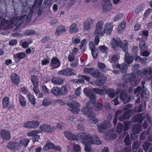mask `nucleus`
<instances>
[{"label": "nucleus", "mask_w": 152, "mask_h": 152, "mask_svg": "<svg viewBox=\"0 0 152 152\" xmlns=\"http://www.w3.org/2000/svg\"><path fill=\"white\" fill-rule=\"evenodd\" d=\"M52 82L55 84L60 85L63 83V80L61 78L57 77H53L52 79Z\"/></svg>", "instance_id": "34"}, {"label": "nucleus", "mask_w": 152, "mask_h": 152, "mask_svg": "<svg viewBox=\"0 0 152 152\" xmlns=\"http://www.w3.org/2000/svg\"><path fill=\"white\" fill-rule=\"evenodd\" d=\"M99 49L101 52L104 53L106 52V51L108 49V48L104 45H102L99 46Z\"/></svg>", "instance_id": "62"}, {"label": "nucleus", "mask_w": 152, "mask_h": 152, "mask_svg": "<svg viewBox=\"0 0 152 152\" xmlns=\"http://www.w3.org/2000/svg\"><path fill=\"white\" fill-rule=\"evenodd\" d=\"M94 109L96 111H99L101 110L103 107V106L101 104L97 103L94 105Z\"/></svg>", "instance_id": "60"}, {"label": "nucleus", "mask_w": 152, "mask_h": 152, "mask_svg": "<svg viewBox=\"0 0 152 152\" xmlns=\"http://www.w3.org/2000/svg\"><path fill=\"white\" fill-rule=\"evenodd\" d=\"M64 126L65 124L64 123L60 122L57 124L56 128L59 129L61 130L64 127Z\"/></svg>", "instance_id": "64"}, {"label": "nucleus", "mask_w": 152, "mask_h": 152, "mask_svg": "<svg viewBox=\"0 0 152 152\" xmlns=\"http://www.w3.org/2000/svg\"><path fill=\"white\" fill-rule=\"evenodd\" d=\"M1 136L3 140H8L11 137L10 132L6 130L3 129L0 132Z\"/></svg>", "instance_id": "15"}, {"label": "nucleus", "mask_w": 152, "mask_h": 152, "mask_svg": "<svg viewBox=\"0 0 152 152\" xmlns=\"http://www.w3.org/2000/svg\"><path fill=\"white\" fill-rule=\"evenodd\" d=\"M120 98L124 104H126L129 101V97L124 91H122L120 94Z\"/></svg>", "instance_id": "26"}, {"label": "nucleus", "mask_w": 152, "mask_h": 152, "mask_svg": "<svg viewBox=\"0 0 152 152\" xmlns=\"http://www.w3.org/2000/svg\"><path fill=\"white\" fill-rule=\"evenodd\" d=\"M35 33V31L34 30L31 29H28L23 32L24 34L27 36L34 35Z\"/></svg>", "instance_id": "50"}, {"label": "nucleus", "mask_w": 152, "mask_h": 152, "mask_svg": "<svg viewBox=\"0 0 152 152\" xmlns=\"http://www.w3.org/2000/svg\"><path fill=\"white\" fill-rule=\"evenodd\" d=\"M7 147L10 149L12 150H16L20 148L19 144L16 142H10L7 145Z\"/></svg>", "instance_id": "17"}, {"label": "nucleus", "mask_w": 152, "mask_h": 152, "mask_svg": "<svg viewBox=\"0 0 152 152\" xmlns=\"http://www.w3.org/2000/svg\"><path fill=\"white\" fill-rule=\"evenodd\" d=\"M58 74L64 76L75 75H76L75 71L73 69L69 68L59 71L58 72Z\"/></svg>", "instance_id": "6"}, {"label": "nucleus", "mask_w": 152, "mask_h": 152, "mask_svg": "<svg viewBox=\"0 0 152 152\" xmlns=\"http://www.w3.org/2000/svg\"><path fill=\"white\" fill-rule=\"evenodd\" d=\"M94 68H85L83 69V72L85 74H89L91 75L92 72L94 70Z\"/></svg>", "instance_id": "55"}, {"label": "nucleus", "mask_w": 152, "mask_h": 152, "mask_svg": "<svg viewBox=\"0 0 152 152\" xmlns=\"http://www.w3.org/2000/svg\"><path fill=\"white\" fill-rule=\"evenodd\" d=\"M117 135L113 130L105 133L104 134V137L107 140H113L116 137Z\"/></svg>", "instance_id": "12"}, {"label": "nucleus", "mask_w": 152, "mask_h": 152, "mask_svg": "<svg viewBox=\"0 0 152 152\" xmlns=\"http://www.w3.org/2000/svg\"><path fill=\"white\" fill-rule=\"evenodd\" d=\"M109 60L110 62L112 63L113 68L116 67L118 64L117 63L118 61L117 57L116 55L113 56Z\"/></svg>", "instance_id": "28"}, {"label": "nucleus", "mask_w": 152, "mask_h": 152, "mask_svg": "<svg viewBox=\"0 0 152 152\" xmlns=\"http://www.w3.org/2000/svg\"><path fill=\"white\" fill-rule=\"evenodd\" d=\"M76 136V139L78 138L84 140L83 143L96 145H99L101 143L99 138L95 136H92L90 134L80 133L77 134Z\"/></svg>", "instance_id": "1"}, {"label": "nucleus", "mask_w": 152, "mask_h": 152, "mask_svg": "<svg viewBox=\"0 0 152 152\" xmlns=\"http://www.w3.org/2000/svg\"><path fill=\"white\" fill-rule=\"evenodd\" d=\"M132 110H129L128 111L126 112L123 114L125 118L126 119H129L131 116L132 114Z\"/></svg>", "instance_id": "48"}, {"label": "nucleus", "mask_w": 152, "mask_h": 152, "mask_svg": "<svg viewBox=\"0 0 152 152\" xmlns=\"http://www.w3.org/2000/svg\"><path fill=\"white\" fill-rule=\"evenodd\" d=\"M133 61V58L128 53H126L124 57V62L129 65L131 64Z\"/></svg>", "instance_id": "24"}, {"label": "nucleus", "mask_w": 152, "mask_h": 152, "mask_svg": "<svg viewBox=\"0 0 152 152\" xmlns=\"http://www.w3.org/2000/svg\"><path fill=\"white\" fill-rule=\"evenodd\" d=\"M60 95H65L68 92V90L66 87L65 86H62L61 88H60Z\"/></svg>", "instance_id": "54"}, {"label": "nucleus", "mask_w": 152, "mask_h": 152, "mask_svg": "<svg viewBox=\"0 0 152 152\" xmlns=\"http://www.w3.org/2000/svg\"><path fill=\"white\" fill-rule=\"evenodd\" d=\"M92 56L94 58H96L97 57L98 53V50L97 48H95L91 51Z\"/></svg>", "instance_id": "59"}, {"label": "nucleus", "mask_w": 152, "mask_h": 152, "mask_svg": "<svg viewBox=\"0 0 152 152\" xmlns=\"http://www.w3.org/2000/svg\"><path fill=\"white\" fill-rule=\"evenodd\" d=\"M152 145V144L146 141L144 142L142 145V147L144 151L146 152L150 146Z\"/></svg>", "instance_id": "49"}, {"label": "nucleus", "mask_w": 152, "mask_h": 152, "mask_svg": "<svg viewBox=\"0 0 152 152\" xmlns=\"http://www.w3.org/2000/svg\"><path fill=\"white\" fill-rule=\"evenodd\" d=\"M104 23L102 20H99L96 23L94 35L103 36L104 34V28H103Z\"/></svg>", "instance_id": "4"}, {"label": "nucleus", "mask_w": 152, "mask_h": 152, "mask_svg": "<svg viewBox=\"0 0 152 152\" xmlns=\"http://www.w3.org/2000/svg\"><path fill=\"white\" fill-rule=\"evenodd\" d=\"M126 26V23L123 22L120 23L118 27V31L119 33H121L124 31Z\"/></svg>", "instance_id": "38"}, {"label": "nucleus", "mask_w": 152, "mask_h": 152, "mask_svg": "<svg viewBox=\"0 0 152 152\" xmlns=\"http://www.w3.org/2000/svg\"><path fill=\"white\" fill-rule=\"evenodd\" d=\"M113 27V24L110 23H107L104 27V33L110 34L112 31Z\"/></svg>", "instance_id": "19"}, {"label": "nucleus", "mask_w": 152, "mask_h": 152, "mask_svg": "<svg viewBox=\"0 0 152 152\" xmlns=\"http://www.w3.org/2000/svg\"><path fill=\"white\" fill-rule=\"evenodd\" d=\"M111 44L112 48L116 51L121 48L124 52H126L128 49L127 41L125 40L121 42L119 38L113 39L111 41Z\"/></svg>", "instance_id": "2"}, {"label": "nucleus", "mask_w": 152, "mask_h": 152, "mask_svg": "<svg viewBox=\"0 0 152 152\" xmlns=\"http://www.w3.org/2000/svg\"><path fill=\"white\" fill-rule=\"evenodd\" d=\"M66 137L69 140H72L76 139V135L71 131H66L64 133Z\"/></svg>", "instance_id": "16"}, {"label": "nucleus", "mask_w": 152, "mask_h": 152, "mask_svg": "<svg viewBox=\"0 0 152 152\" xmlns=\"http://www.w3.org/2000/svg\"><path fill=\"white\" fill-rule=\"evenodd\" d=\"M142 73L144 75H149L152 76V69L150 68L144 69L142 71Z\"/></svg>", "instance_id": "42"}, {"label": "nucleus", "mask_w": 152, "mask_h": 152, "mask_svg": "<svg viewBox=\"0 0 152 152\" xmlns=\"http://www.w3.org/2000/svg\"><path fill=\"white\" fill-rule=\"evenodd\" d=\"M25 53L20 52L14 54L13 57L15 61L18 62H19L21 59L24 58L25 57Z\"/></svg>", "instance_id": "23"}, {"label": "nucleus", "mask_w": 152, "mask_h": 152, "mask_svg": "<svg viewBox=\"0 0 152 152\" xmlns=\"http://www.w3.org/2000/svg\"><path fill=\"white\" fill-rule=\"evenodd\" d=\"M116 67L118 68L121 72L126 73L127 69V65L125 64H118Z\"/></svg>", "instance_id": "29"}, {"label": "nucleus", "mask_w": 152, "mask_h": 152, "mask_svg": "<svg viewBox=\"0 0 152 152\" xmlns=\"http://www.w3.org/2000/svg\"><path fill=\"white\" fill-rule=\"evenodd\" d=\"M98 66L99 69L102 71L105 72L107 69L105 64L103 63L99 62L98 63Z\"/></svg>", "instance_id": "40"}, {"label": "nucleus", "mask_w": 152, "mask_h": 152, "mask_svg": "<svg viewBox=\"0 0 152 152\" xmlns=\"http://www.w3.org/2000/svg\"><path fill=\"white\" fill-rule=\"evenodd\" d=\"M110 126V122L107 120L104 121L101 123H99L97 124L99 132L103 133Z\"/></svg>", "instance_id": "5"}, {"label": "nucleus", "mask_w": 152, "mask_h": 152, "mask_svg": "<svg viewBox=\"0 0 152 152\" xmlns=\"http://www.w3.org/2000/svg\"><path fill=\"white\" fill-rule=\"evenodd\" d=\"M124 142L126 145H130L131 142L129 139V136L128 134L126 135L124 140Z\"/></svg>", "instance_id": "58"}, {"label": "nucleus", "mask_w": 152, "mask_h": 152, "mask_svg": "<svg viewBox=\"0 0 152 152\" xmlns=\"http://www.w3.org/2000/svg\"><path fill=\"white\" fill-rule=\"evenodd\" d=\"M144 116V114L143 113L139 114L134 117L133 121L141 123L143 120Z\"/></svg>", "instance_id": "25"}, {"label": "nucleus", "mask_w": 152, "mask_h": 152, "mask_svg": "<svg viewBox=\"0 0 152 152\" xmlns=\"http://www.w3.org/2000/svg\"><path fill=\"white\" fill-rule=\"evenodd\" d=\"M102 5L104 12H107L112 8V6L110 1L103 0Z\"/></svg>", "instance_id": "14"}, {"label": "nucleus", "mask_w": 152, "mask_h": 152, "mask_svg": "<svg viewBox=\"0 0 152 152\" xmlns=\"http://www.w3.org/2000/svg\"><path fill=\"white\" fill-rule=\"evenodd\" d=\"M88 120L90 123L93 124H95L98 122V121L94 115V113L91 115L90 116L88 117Z\"/></svg>", "instance_id": "35"}, {"label": "nucleus", "mask_w": 152, "mask_h": 152, "mask_svg": "<svg viewBox=\"0 0 152 152\" xmlns=\"http://www.w3.org/2000/svg\"><path fill=\"white\" fill-rule=\"evenodd\" d=\"M28 100L33 105H34L36 104V100L34 96L29 94H28Z\"/></svg>", "instance_id": "41"}, {"label": "nucleus", "mask_w": 152, "mask_h": 152, "mask_svg": "<svg viewBox=\"0 0 152 152\" xmlns=\"http://www.w3.org/2000/svg\"><path fill=\"white\" fill-rule=\"evenodd\" d=\"M135 77L134 74L126 75L123 77V79L127 82L131 81Z\"/></svg>", "instance_id": "30"}, {"label": "nucleus", "mask_w": 152, "mask_h": 152, "mask_svg": "<svg viewBox=\"0 0 152 152\" xmlns=\"http://www.w3.org/2000/svg\"><path fill=\"white\" fill-rule=\"evenodd\" d=\"M60 65V63L58 59L56 57H54L51 60L50 66L53 69L57 68Z\"/></svg>", "instance_id": "18"}, {"label": "nucleus", "mask_w": 152, "mask_h": 152, "mask_svg": "<svg viewBox=\"0 0 152 152\" xmlns=\"http://www.w3.org/2000/svg\"><path fill=\"white\" fill-rule=\"evenodd\" d=\"M52 93L56 96L60 95V88L58 87H54L52 88L51 89Z\"/></svg>", "instance_id": "39"}, {"label": "nucleus", "mask_w": 152, "mask_h": 152, "mask_svg": "<svg viewBox=\"0 0 152 152\" xmlns=\"http://www.w3.org/2000/svg\"><path fill=\"white\" fill-rule=\"evenodd\" d=\"M54 146V145L53 143L50 142L47 143L43 147V149L46 151L50 149L53 148Z\"/></svg>", "instance_id": "45"}, {"label": "nucleus", "mask_w": 152, "mask_h": 152, "mask_svg": "<svg viewBox=\"0 0 152 152\" xmlns=\"http://www.w3.org/2000/svg\"><path fill=\"white\" fill-rule=\"evenodd\" d=\"M106 80V77L104 76H101L99 79H97L95 82V84L98 86H103Z\"/></svg>", "instance_id": "22"}, {"label": "nucleus", "mask_w": 152, "mask_h": 152, "mask_svg": "<svg viewBox=\"0 0 152 152\" xmlns=\"http://www.w3.org/2000/svg\"><path fill=\"white\" fill-rule=\"evenodd\" d=\"M100 75V72L99 70L97 69L94 68L91 75L94 78H97L99 77Z\"/></svg>", "instance_id": "43"}, {"label": "nucleus", "mask_w": 152, "mask_h": 152, "mask_svg": "<svg viewBox=\"0 0 152 152\" xmlns=\"http://www.w3.org/2000/svg\"><path fill=\"white\" fill-rule=\"evenodd\" d=\"M79 30V29L77 27L76 23H73L69 26V31L71 34H75L78 32Z\"/></svg>", "instance_id": "20"}, {"label": "nucleus", "mask_w": 152, "mask_h": 152, "mask_svg": "<svg viewBox=\"0 0 152 152\" xmlns=\"http://www.w3.org/2000/svg\"><path fill=\"white\" fill-rule=\"evenodd\" d=\"M9 98L7 97L4 98L3 100V106L4 108H6L7 107L9 104Z\"/></svg>", "instance_id": "46"}, {"label": "nucleus", "mask_w": 152, "mask_h": 152, "mask_svg": "<svg viewBox=\"0 0 152 152\" xmlns=\"http://www.w3.org/2000/svg\"><path fill=\"white\" fill-rule=\"evenodd\" d=\"M10 78L12 82L15 85H18L20 83L19 77L15 73H12L10 75Z\"/></svg>", "instance_id": "21"}, {"label": "nucleus", "mask_w": 152, "mask_h": 152, "mask_svg": "<svg viewBox=\"0 0 152 152\" xmlns=\"http://www.w3.org/2000/svg\"><path fill=\"white\" fill-rule=\"evenodd\" d=\"M16 18H13L7 25L6 29H9L12 28L13 26V24L16 20Z\"/></svg>", "instance_id": "52"}, {"label": "nucleus", "mask_w": 152, "mask_h": 152, "mask_svg": "<svg viewBox=\"0 0 152 152\" xmlns=\"http://www.w3.org/2000/svg\"><path fill=\"white\" fill-rule=\"evenodd\" d=\"M141 127L138 124L134 125L132 129V132L133 134H137L141 131Z\"/></svg>", "instance_id": "36"}, {"label": "nucleus", "mask_w": 152, "mask_h": 152, "mask_svg": "<svg viewBox=\"0 0 152 152\" xmlns=\"http://www.w3.org/2000/svg\"><path fill=\"white\" fill-rule=\"evenodd\" d=\"M66 31V28L63 26H58L56 29L55 35L57 36L59 35L64 33Z\"/></svg>", "instance_id": "27"}, {"label": "nucleus", "mask_w": 152, "mask_h": 152, "mask_svg": "<svg viewBox=\"0 0 152 152\" xmlns=\"http://www.w3.org/2000/svg\"><path fill=\"white\" fill-rule=\"evenodd\" d=\"M94 20L91 18H89L86 20L84 23L83 29L84 30L88 31L91 28V26L94 23Z\"/></svg>", "instance_id": "13"}, {"label": "nucleus", "mask_w": 152, "mask_h": 152, "mask_svg": "<svg viewBox=\"0 0 152 152\" xmlns=\"http://www.w3.org/2000/svg\"><path fill=\"white\" fill-rule=\"evenodd\" d=\"M140 145L138 141H136L134 142L132 145V148L134 151L136 150L140 147Z\"/></svg>", "instance_id": "56"}, {"label": "nucleus", "mask_w": 152, "mask_h": 152, "mask_svg": "<svg viewBox=\"0 0 152 152\" xmlns=\"http://www.w3.org/2000/svg\"><path fill=\"white\" fill-rule=\"evenodd\" d=\"M51 40H52L48 36H46L42 38V43H45L46 42L48 41L50 42Z\"/></svg>", "instance_id": "63"}, {"label": "nucleus", "mask_w": 152, "mask_h": 152, "mask_svg": "<svg viewBox=\"0 0 152 152\" xmlns=\"http://www.w3.org/2000/svg\"><path fill=\"white\" fill-rule=\"evenodd\" d=\"M29 142L28 139L27 138H24L22 139L20 141V144H21L24 146H26L28 145Z\"/></svg>", "instance_id": "53"}, {"label": "nucleus", "mask_w": 152, "mask_h": 152, "mask_svg": "<svg viewBox=\"0 0 152 152\" xmlns=\"http://www.w3.org/2000/svg\"><path fill=\"white\" fill-rule=\"evenodd\" d=\"M106 93L111 98H114L116 94L115 90L110 88L106 89Z\"/></svg>", "instance_id": "33"}, {"label": "nucleus", "mask_w": 152, "mask_h": 152, "mask_svg": "<svg viewBox=\"0 0 152 152\" xmlns=\"http://www.w3.org/2000/svg\"><path fill=\"white\" fill-rule=\"evenodd\" d=\"M41 132L40 130H34L31 131L28 134V136L30 137L33 136L32 139L34 142H36L38 141L39 138V136L38 135L39 133Z\"/></svg>", "instance_id": "11"}, {"label": "nucleus", "mask_w": 152, "mask_h": 152, "mask_svg": "<svg viewBox=\"0 0 152 152\" xmlns=\"http://www.w3.org/2000/svg\"><path fill=\"white\" fill-rule=\"evenodd\" d=\"M19 100L22 106L24 107L26 106V101L23 96L22 95H20L19 97Z\"/></svg>", "instance_id": "51"}, {"label": "nucleus", "mask_w": 152, "mask_h": 152, "mask_svg": "<svg viewBox=\"0 0 152 152\" xmlns=\"http://www.w3.org/2000/svg\"><path fill=\"white\" fill-rule=\"evenodd\" d=\"M123 128V125L120 123H118V124L117 128L116 131L117 133L120 134L121 133L122 131Z\"/></svg>", "instance_id": "57"}, {"label": "nucleus", "mask_w": 152, "mask_h": 152, "mask_svg": "<svg viewBox=\"0 0 152 152\" xmlns=\"http://www.w3.org/2000/svg\"><path fill=\"white\" fill-rule=\"evenodd\" d=\"M94 91L96 94L100 95H104L106 93V90H102L98 88H94Z\"/></svg>", "instance_id": "47"}, {"label": "nucleus", "mask_w": 152, "mask_h": 152, "mask_svg": "<svg viewBox=\"0 0 152 152\" xmlns=\"http://www.w3.org/2000/svg\"><path fill=\"white\" fill-rule=\"evenodd\" d=\"M50 58H45L42 60L41 61L42 65H47L50 62Z\"/></svg>", "instance_id": "61"}, {"label": "nucleus", "mask_w": 152, "mask_h": 152, "mask_svg": "<svg viewBox=\"0 0 152 152\" xmlns=\"http://www.w3.org/2000/svg\"><path fill=\"white\" fill-rule=\"evenodd\" d=\"M91 102H88L86 103L87 107L83 108L82 112L83 114L88 117L91 115H92L94 113L91 110L93 106L91 105Z\"/></svg>", "instance_id": "7"}, {"label": "nucleus", "mask_w": 152, "mask_h": 152, "mask_svg": "<svg viewBox=\"0 0 152 152\" xmlns=\"http://www.w3.org/2000/svg\"><path fill=\"white\" fill-rule=\"evenodd\" d=\"M39 124V122L37 121H28L24 123V126L27 128H34L38 127Z\"/></svg>", "instance_id": "10"}, {"label": "nucleus", "mask_w": 152, "mask_h": 152, "mask_svg": "<svg viewBox=\"0 0 152 152\" xmlns=\"http://www.w3.org/2000/svg\"><path fill=\"white\" fill-rule=\"evenodd\" d=\"M51 103V102L48 98H45L44 99L42 102V105L44 107L49 106Z\"/></svg>", "instance_id": "44"}, {"label": "nucleus", "mask_w": 152, "mask_h": 152, "mask_svg": "<svg viewBox=\"0 0 152 152\" xmlns=\"http://www.w3.org/2000/svg\"><path fill=\"white\" fill-rule=\"evenodd\" d=\"M66 104L69 107V110L72 112L77 114L79 112L80 109L78 107L80 106V104L79 103L73 100H71L68 101Z\"/></svg>", "instance_id": "3"}, {"label": "nucleus", "mask_w": 152, "mask_h": 152, "mask_svg": "<svg viewBox=\"0 0 152 152\" xmlns=\"http://www.w3.org/2000/svg\"><path fill=\"white\" fill-rule=\"evenodd\" d=\"M31 80L34 86H39V81L37 76L34 75H32Z\"/></svg>", "instance_id": "37"}, {"label": "nucleus", "mask_w": 152, "mask_h": 152, "mask_svg": "<svg viewBox=\"0 0 152 152\" xmlns=\"http://www.w3.org/2000/svg\"><path fill=\"white\" fill-rule=\"evenodd\" d=\"M83 92L86 96L91 99V101L89 102H91V105L93 106V104L95 103V99H96L95 95L91 92L90 90L87 88H84Z\"/></svg>", "instance_id": "8"}, {"label": "nucleus", "mask_w": 152, "mask_h": 152, "mask_svg": "<svg viewBox=\"0 0 152 152\" xmlns=\"http://www.w3.org/2000/svg\"><path fill=\"white\" fill-rule=\"evenodd\" d=\"M39 128L42 131L48 133L54 132L56 130L55 127H51L49 125L46 124L40 126Z\"/></svg>", "instance_id": "9"}, {"label": "nucleus", "mask_w": 152, "mask_h": 152, "mask_svg": "<svg viewBox=\"0 0 152 152\" xmlns=\"http://www.w3.org/2000/svg\"><path fill=\"white\" fill-rule=\"evenodd\" d=\"M78 77L80 78L77 81L78 83H84L85 82L84 80L88 82L90 80V78L86 75H79Z\"/></svg>", "instance_id": "31"}, {"label": "nucleus", "mask_w": 152, "mask_h": 152, "mask_svg": "<svg viewBox=\"0 0 152 152\" xmlns=\"http://www.w3.org/2000/svg\"><path fill=\"white\" fill-rule=\"evenodd\" d=\"M23 13L22 15L21 16L19 19L18 20L16 23V25L18 26L20 25L23 23L25 20L24 17L26 15L27 12L25 11H23Z\"/></svg>", "instance_id": "32"}]
</instances>
